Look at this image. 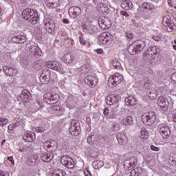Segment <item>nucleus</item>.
<instances>
[{
	"instance_id": "1",
	"label": "nucleus",
	"mask_w": 176,
	"mask_h": 176,
	"mask_svg": "<svg viewBox=\"0 0 176 176\" xmlns=\"http://www.w3.org/2000/svg\"><path fill=\"white\" fill-rule=\"evenodd\" d=\"M22 17L30 24L35 25L39 21L38 11L31 8H27L22 12Z\"/></svg>"
},
{
	"instance_id": "2",
	"label": "nucleus",
	"mask_w": 176,
	"mask_h": 176,
	"mask_svg": "<svg viewBox=\"0 0 176 176\" xmlns=\"http://www.w3.org/2000/svg\"><path fill=\"white\" fill-rule=\"evenodd\" d=\"M145 46V41L138 40L129 46L128 52L130 54H138V53H140L144 50Z\"/></svg>"
},
{
	"instance_id": "3",
	"label": "nucleus",
	"mask_w": 176,
	"mask_h": 176,
	"mask_svg": "<svg viewBox=\"0 0 176 176\" xmlns=\"http://www.w3.org/2000/svg\"><path fill=\"white\" fill-rule=\"evenodd\" d=\"M142 122L146 126H152L156 122V113L153 111L144 113L142 116Z\"/></svg>"
},
{
	"instance_id": "4",
	"label": "nucleus",
	"mask_w": 176,
	"mask_h": 176,
	"mask_svg": "<svg viewBox=\"0 0 176 176\" xmlns=\"http://www.w3.org/2000/svg\"><path fill=\"white\" fill-rule=\"evenodd\" d=\"M71 135L78 137L80 134L82 129H80V122L76 120H74L71 122V126L69 129Z\"/></svg>"
},
{
	"instance_id": "5",
	"label": "nucleus",
	"mask_w": 176,
	"mask_h": 176,
	"mask_svg": "<svg viewBox=\"0 0 176 176\" xmlns=\"http://www.w3.org/2000/svg\"><path fill=\"white\" fill-rule=\"evenodd\" d=\"M47 68H50L54 69V71H57L60 74H64V65L58 61H48L45 64Z\"/></svg>"
},
{
	"instance_id": "6",
	"label": "nucleus",
	"mask_w": 176,
	"mask_h": 176,
	"mask_svg": "<svg viewBox=\"0 0 176 176\" xmlns=\"http://www.w3.org/2000/svg\"><path fill=\"white\" fill-rule=\"evenodd\" d=\"M43 24L47 32L49 34H53V32H54L56 28L54 21L49 16H44Z\"/></svg>"
},
{
	"instance_id": "7",
	"label": "nucleus",
	"mask_w": 176,
	"mask_h": 176,
	"mask_svg": "<svg viewBox=\"0 0 176 176\" xmlns=\"http://www.w3.org/2000/svg\"><path fill=\"white\" fill-rule=\"evenodd\" d=\"M58 100H60V96L56 93H47L44 94V101H45L47 104H56L58 102Z\"/></svg>"
},
{
	"instance_id": "8",
	"label": "nucleus",
	"mask_w": 176,
	"mask_h": 176,
	"mask_svg": "<svg viewBox=\"0 0 176 176\" xmlns=\"http://www.w3.org/2000/svg\"><path fill=\"white\" fill-rule=\"evenodd\" d=\"M98 40L103 45H111L113 41V36L109 32H103L100 35Z\"/></svg>"
},
{
	"instance_id": "9",
	"label": "nucleus",
	"mask_w": 176,
	"mask_h": 176,
	"mask_svg": "<svg viewBox=\"0 0 176 176\" xmlns=\"http://www.w3.org/2000/svg\"><path fill=\"white\" fill-rule=\"evenodd\" d=\"M122 81L123 76L119 73H116L114 75L109 77L108 83L109 85H111V86H118V85Z\"/></svg>"
},
{
	"instance_id": "10",
	"label": "nucleus",
	"mask_w": 176,
	"mask_h": 176,
	"mask_svg": "<svg viewBox=\"0 0 176 176\" xmlns=\"http://www.w3.org/2000/svg\"><path fill=\"white\" fill-rule=\"evenodd\" d=\"M60 162L67 168H74L75 167V162L69 156L63 155L60 158Z\"/></svg>"
},
{
	"instance_id": "11",
	"label": "nucleus",
	"mask_w": 176,
	"mask_h": 176,
	"mask_svg": "<svg viewBox=\"0 0 176 176\" xmlns=\"http://www.w3.org/2000/svg\"><path fill=\"white\" fill-rule=\"evenodd\" d=\"M98 23L99 24V27H100L102 30H107V28H111V21L109 19L104 16L98 18Z\"/></svg>"
},
{
	"instance_id": "12",
	"label": "nucleus",
	"mask_w": 176,
	"mask_h": 176,
	"mask_svg": "<svg viewBox=\"0 0 176 176\" xmlns=\"http://www.w3.org/2000/svg\"><path fill=\"white\" fill-rule=\"evenodd\" d=\"M32 96L31 93L27 89H23L21 95L17 97L18 101H22V102H30Z\"/></svg>"
},
{
	"instance_id": "13",
	"label": "nucleus",
	"mask_w": 176,
	"mask_h": 176,
	"mask_svg": "<svg viewBox=\"0 0 176 176\" xmlns=\"http://www.w3.org/2000/svg\"><path fill=\"white\" fill-rule=\"evenodd\" d=\"M160 133L163 138H168L171 135V129L164 124L159 125Z\"/></svg>"
},
{
	"instance_id": "14",
	"label": "nucleus",
	"mask_w": 176,
	"mask_h": 176,
	"mask_svg": "<svg viewBox=\"0 0 176 176\" xmlns=\"http://www.w3.org/2000/svg\"><path fill=\"white\" fill-rule=\"evenodd\" d=\"M170 102H168V99L165 98L164 96H160L157 100V104L160 107L162 111H167L168 109V105Z\"/></svg>"
},
{
	"instance_id": "15",
	"label": "nucleus",
	"mask_w": 176,
	"mask_h": 176,
	"mask_svg": "<svg viewBox=\"0 0 176 176\" xmlns=\"http://www.w3.org/2000/svg\"><path fill=\"white\" fill-rule=\"evenodd\" d=\"M160 50H157L156 46L151 47L150 50L148 49L146 52V60H154L155 59V55L159 54Z\"/></svg>"
},
{
	"instance_id": "16",
	"label": "nucleus",
	"mask_w": 176,
	"mask_h": 176,
	"mask_svg": "<svg viewBox=\"0 0 176 176\" xmlns=\"http://www.w3.org/2000/svg\"><path fill=\"white\" fill-rule=\"evenodd\" d=\"M82 13V10L80 7L73 6L69 8V14L70 17H73V19H76L78 16H79Z\"/></svg>"
},
{
	"instance_id": "17",
	"label": "nucleus",
	"mask_w": 176,
	"mask_h": 176,
	"mask_svg": "<svg viewBox=\"0 0 176 176\" xmlns=\"http://www.w3.org/2000/svg\"><path fill=\"white\" fill-rule=\"evenodd\" d=\"M40 157L42 162H45V163H49L53 160V153H49L47 151H42L40 153Z\"/></svg>"
},
{
	"instance_id": "18",
	"label": "nucleus",
	"mask_w": 176,
	"mask_h": 176,
	"mask_svg": "<svg viewBox=\"0 0 176 176\" xmlns=\"http://www.w3.org/2000/svg\"><path fill=\"white\" fill-rule=\"evenodd\" d=\"M119 100H120V96L119 95L111 94L107 97L106 102L108 105H113V104H116Z\"/></svg>"
},
{
	"instance_id": "19",
	"label": "nucleus",
	"mask_w": 176,
	"mask_h": 176,
	"mask_svg": "<svg viewBox=\"0 0 176 176\" xmlns=\"http://www.w3.org/2000/svg\"><path fill=\"white\" fill-rule=\"evenodd\" d=\"M85 82L91 87H94L98 83V79L96 76H87L85 79Z\"/></svg>"
},
{
	"instance_id": "20",
	"label": "nucleus",
	"mask_w": 176,
	"mask_h": 176,
	"mask_svg": "<svg viewBox=\"0 0 176 176\" xmlns=\"http://www.w3.org/2000/svg\"><path fill=\"white\" fill-rule=\"evenodd\" d=\"M41 75L51 79V82H54L57 79V74L52 73L49 69H44Z\"/></svg>"
},
{
	"instance_id": "21",
	"label": "nucleus",
	"mask_w": 176,
	"mask_h": 176,
	"mask_svg": "<svg viewBox=\"0 0 176 176\" xmlns=\"http://www.w3.org/2000/svg\"><path fill=\"white\" fill-rule=\"evenodd\" d=\"M3 70L7 76H16L17 75V69L8 66H3Z\"/></svg>"
},
{
	"instance_id": "22",
	"label": "nucleus",
	"mask_w": 176,
	"mask_h": 176,
	"mask_svg": "<svg viewBox=\"0 0 176 176\" xmlns=\"http://www.w3.org/2000/svg\"><path fill=\"white\" fill-rule=\"evenodd\" d=\"M116 139L120 145H125V144H127V136H126L124 133H118L116 134Z\"/></svg>"
},
{
	"instance_id": "23",
	"label": "nucleus",
	"mask_w": 176,
	"mask_h": 176,
	"mask_svg": "<svg viewBox=\"0 0 176 176\" xmlns=\"http://www.w3.org/2000/svg\"><path fill=\"white\" fill-rule=\"evenodd\" d=\"M14 43H25L27 42V36L23 35H18L12 38Z\"/></svg>"
},
{
	"instance_id": "24",
	"label": "nucleus",
	"mask_w": 176,
	"mask_h": 176,
	"mask_svg": "<svg viewBox=\"0 0 176 176\" xmlns=\"http://www.w3.org/2000/svg\"><path fill=\"white\" fill-rule=\"evenodd\" d=\"M23 139L27 142H32L35 140V133L33 132L25 133L23 136Z\"/></svg>"
},
{
	"instance_id": "25",
	"label": "nucleus",
	"mask_w": 176,
	"mask_h": 176,
	"mask_svg": "<svg viewBox=\"0 0 176 176\" xmlns=\"http://www.w3.org/2000/svg\"><path fill=\"white\" fill-rule=\"evenodd\" d=\"M38 157L36 155H30L27 158L25 164H28V166H35Z\"/></svg>"
},
{
	"instance_id": "26",
	"label": "nucleus",
	"mask_w": 176,
	"mask_h": 176,
	"mask_svg": "<svg viewBox=\"0 0 176 176\" xmlns=\"http://www.w3.org/2000/svg\"><path fill=\"white\" fill-rule=\"evenodd\" d=\"M97 10L99 13H108V6L104 3L98 5Z\"/></svg>"
},
{
	"instance_id": "27",
	"label": "nucleus",
	"mask_w": 176,
	"mask_h": 176,
	"mask_svg": "<svg viewBox=\"0 0 176 176\" xmlns=\"http://www.w3.org/2000/svg\"><path fill=\"white\" fill-rule=\"evenodd\" d=\"M45 147L47 148L48 152L53 153V152L57 151V142H54V143H50L49 144L45 145Z\"/></svg>"
},
{
	"instance_id": "28",
	"label": "nucleus",
	"mask_w": 176,
	"mask_h": 176,
	"mask_svg": "<svg viewBox=\"0 0 176 176\" xmlns=\"http://www.w3.org/2000/svg\"><path fill=\"white\" fill-rule=\"evenodd\" d=\"M121 123L124 126H131L134 123V121L133 120V117L127 116L121 121Z\"/></svg>"
},
{
	"instance_id": "29",
	"label": "nucleus",
	"mask_w": 176,
	"mask_h": 176,
	"mask_svg": "<svg viewBox=\"0 0 176 176\" xmlns=\"http://www.w3.org/2000/svg\"><path fill=\"white\" fill-rule=\"evenodd\" d=\"M39 50H41V49L36 45L30 46L29 50L30 54L33 56H39Z\"/></svg>"
},
{
	"instance_id": "30",
	"label": "nucleus",
	"mask_w": 176,
	"mask_h": 176,
	"mask_svg": "<svg viewBox=\"0 0 176 176\" xmlns=\"http://www.w3.org/2000/svg\"><path fill=\"white\" fill-rule=\"evenodd\" d=\"M94 168L95 170H98V168H101L104 166V162L100 160L94 161L92 163Z\"/></svg>"
},
{
	"instance_id": "31",
	"label": "nucleus",
	"mask_w": 176,
	"mask_h": 176,
	"mask_svg": "<svg viewBox=\"0 0 176 176\" xmlns=\"http://www.w3.org/2000/svg\"><path fill=\"white\" fill-rule=\"evenodd\" d=\"M126 164H129V166H126V170H130L131 167H135V164H137V160L135 158H131L129 161H126Z\"/></svg>"
},
{
	"instance_id": "32",
	"label": "nucleus",
	"mask_w": 176,
	"mask_h": 176,
	"mask_svg": "<svg viewBox=\"0 0 176 176\" xmlns=\"http://www.w3.org/2000/svg\"><path fill=\"white\" fill-rule=\"evenodd\" d=\"M63 58L66 64H71V63H72L74 60L72 55H71L69 53L65 54Z\"/></svg>"
},
{
	"instance_id": "33",
	"label": "nucleus",
	"mask_w": 176,
	"mask_h": 176,
	"mask_svg": "<svg viewBox=\"0 0 176 176\" xmlns=\"http://www.w3.org/2000/svg\"><path fill=\"white\" fill-rule=\"evenodd\" d=\"M147 96L151 100H155V98H157V97L156 91L153 90V89H148L147 91Z\"/></svg>"
},
{
	"instance_id": "34",
	"label": "nucleus",
	"mask_w": 176,
	"mask_h": 176,
	"mask_svg": "<svg viewBox=\"0 0 176 176\" xmlns=\"http://www.w3.org/2000/svg\"><path fill=\"white\" fill-rule=\"evenodd\" d=\"M142 9H147L148 10H155V6L151 3H144L142 6Z\"/></svg>"
},
{
	"instance_id": "35",
	"label": "nucleus",
	"mask_w": 176,
	"mask_h": 176,
	"mask_svg": "<svg viewBox=\"0 0 176 176\" xmlns=\"http://www.w3.org/2000/svg\"><path fill=\"white\" fill-rule=\"evenodd\" d=\"M125 101L129 104V105H135L137 104V100L134 96H129L126 98H125Z\"/></svg>"
},
{
	"instance_id": "36",
	"label": "nucleus",
	"mask_w": 176,
	"mask_h": 176,
	"mask_svg": "<svg viewBox=\"0 0 176 176\" xmlns=\"http://www.w3.org/2000/svg\"><path fill=\"white\" fill-rule=\"evenodd\" d=\"M140 133L141 137L145 140L149 137V131H148V130L144 127L141 129Z\"/></svg>"
},
{
	"instance_id": "37",
	"label": "nucleus",
	"mask_w": 176,
	"mask_h": 176,
	"mask_svg": "<svg viewBox=\"0 0 176 176\" xmlns=\"http://www.w3.org/2000/svg\"><path fill=\"white\" fill-rule=\"evenodd\" d=\"M111 64L115 69H120L122 68V65L120 64V62H119V60L116 59H113L111 62Z\"/></svg>"
},
{
	"instance_id": "38",
	"label": "nucleus",
	"mask_w": 176,
	"mask_h": 176,
	"mask_svg": "<svg viewBox=\"0 0 176 176\" xmlns=\"http://www.w3.org/2000/svg\"><path fill=\"white\" fill-rule=\"evenodd\" d=\"M144 84L143 85L144 89H146L147 90H151L152 89V81L146 78L145 79Z\"/></svg>"
},
{
	"instance_id": "39",
	"label": "nucleus",
	"mask_w": 176,
	"mask_h": 176,
	"mask_svg": "<svg viewBox=\"0 0 176 176\" xmlns=\"http://www.w3.org/2000/svg\"><path fill=\"white\" fill-rule=\"evenodd\" d=\"M50 80H52V78H49V77H46L42 74L41 75L40 81L43 85H47Z\"/></svg>"
},
{
	"instance_id": "40",
	"label": "nucleus",
	"mask_w": 176,
	"mask_h": 176,
	"mask_svg": "<svg viewBox=\"0 0 176 176\" xmlns=\"http://www.w3.org/2000/svg\"><path fill=\"white\" fill-rule=\"evenodd\" d=\"M118 116V110L116 109H111L109 113V119H116Z\"/></svg>"
},
{
	"instance_id": "41",
	"label": "nucleus",
	"mask_w": 176,
	"mask_h": 176,
	"mask_svg": "<svg viewBox=\"0 0 176 176\" xmlns=\"http://www.w3.org/2000/svg\"><path fill=\"white\" fill-rule=\"evenodd\" d=\"M82 28L85 30V32H87V34H93V27L91 25H82Z\"/></svg>"
},
{
	"instance_id": "42",
	"label": "nucleus",
	"mask_w": 176,
	"mask_h": 176,
	"mask_svg": "<svg viewBox=\"0 0 176 176\" xmlns=\"http://www.w3.org/2000/svg\"><path fill=\"white\" fill-rule=\"evenodd\" d=\"M170 22H171V17H170V16H164L163 21H162L163 25H164L165 27H167V25H168Z\"/></svg>"
},
{
	"instance_id": "43",
	"label": "nucleus",
	"mask_w": 176,
	"mask_h": 176,
	"mask_svg": "<svg viewBox=\"0 0 176 176\" xmlns=\"http://www.w3.org/2000/svg\"><path fill=\"white\" fill-rule=\"evenodd\" d=\"M87 141L88 144H94V142H96V135H89Z\"/></svg>"
},
{
	"instance_id": "44",
	"label": "nucleus",
	"mask_w": 176,
	"mask_h": 176,
	"mask_svg": "<svg viewBox=\"0 0 176 176\" xmlns=\"http://www.w3.org/2000/svg\"><path fill=\"white\" fill-rule=\"evenodd\" d=\"M59 38H60L61 42H63V41H71V45H74V41L72 38H68L67 36H64L63 34H60L58 36Z\"/></svg>"
},
{
	"instance_id": "45",
	"label": "nucleus",
	"mask_w": 176,
	"mask_h": 176,
	"mask_svg": "<svg viewBox=\"0 0 176 176\" xmlns=\"http://www.w3.org/2000/svg\"><path fill=\"white\" fill-rule=\"evenodd\" d=\"M153 39L156 42H159L162 40V34L157 32L155 34L153 35Z\"/></svg>"
},
{
	"instance_id": "46",
	"label": "nucleus",
	"mask_w": 176,
	"mask_h": 176,
	"mask_svg": "<svg viewBox=\"0 0 176 176\" xmlns=\"http://www.w3.org/2000/svg\"><path fill=\"white\" fill-rule=\"evenodd\" d=\"M112 131H119L120 130V124L118 122H115L111 126Z\"/></svg>"
},
{
	"instance_id": "47",
	"label": "nucleus",
	"mask_w": 176,
	"mask_h": 176,
	"mask_svg": "<svg viewBox=\"0 0 176 176\" xmlns=\"http://www.w3.org/2000/svg\"><path fill=\"white\" fill-rule=\"evenodd\" d=\"M56 3H54V0L47 1V6L50 8V9H53L55 8Z\"/></svg>"
},
{
	"instance_id": "48",
	"label": "nucleus",
	"mask_w": 176,
	"mask_h": 176,
	"mask_svg": "<svg viewBox=\"0 0 176 176\" xmlns=\"http://www.w3.org/2000/svg\"><path fill=\"white\" fill-rule=\"evenodd\" d=\"M8 122H9V120L6 119V118H0V124L1 126L8 124Z\"/></svg>"
},
{
	"instance_id": "49",
	"label": "nucleus",
	"mask_w": 176,
	"mask_h": 176,
	"mask_svg": "<svg viewBox=\"0 0 176 176\" xmlns=\"http://www.w3.org/2000/svg\"><path fill=\"white\" fill-rule=\"evenodd\" d=\"M167 27H168V31L169 32L173 31V30H175V26L174 25V23L171 22L167 25Z\"/></svg>"
},
{
	"instance_id": "50",
	"label": "nucleus",
	"mask_w": 176,
	"mask_h": 176,
	"mask_svg": "<svg viewBox=\"0 0 176 176\" xmlns=\"http://www.w3.org/2000/svg\"><path fill=\"white\" fill-rule=\"evenodd\" d=\"M71 27H72V30H77V28H78V21H74L72 23Z\"/></svg>"
},
{
	"instance_id": "51",
	"label": "nucleus",
	"mask_w": 176,
	"mask_h": 176,
	"mask_svg": "<svg viewBox=\"0 0 176 176\" xmlns=\"http://www.w3.org/2000/svg\"><path fill=\"white\" fill-rule=\"evenodd\" d=\"M66 175H67V173H65V171L63 170H58L56 174V176H65Z\"/></svg>"
},
{
	"instance_id": "52",
	"label": "nucleus",
	"mask_w": 176,
	"mask_h": 176,
	"mask_svg": "<svg viewBox=\"0 0 176 176\" xmlns=\"http://www.w3.org/2000/svg\"><path fill=\"white\" fill-rule=\"evenodd\" d=\"M140 175V173L137 172L135 169H133L131 171L130 176H138Z\"/></svg>"
},
{
	"instance_id": "53",
	"label": "nucleus",
	"mask_w": 176,
	"mask_h": 176,
	"mask_svg": "<svg viewBox=\"0 0 176 176\" xmlns=\"http://www.w3.org/2000/svg\"><path fill=\"white\" fill-rule=\"evenodd\" d=\"M84 174L85 176H91V172L87 168L84 169Z\"/></svg>"
},
{
	"instance_id": "54",
	"label": "nucleus",
	"mask_w": 176,
	"mask_h": 176,
	"mask_svg": "<svg viewBox=\"0 0 176 176\" xmlns=\"http://www.w3.org/2000/svg\"><path fill=\"white\" fill-rule=\"evenodd\" d=\"M14 129H16V127L14 126V124H11L8 126V133H12V131H13V130H14Z\"/></svg>"
},
{
	"instance_id": "55",
	"label": "nucleus",
	"mask_w": 176,
	"mask_h": 176,
	"mask_svg": "<svg viewBox=\"0 0 176 176\" xmlns=\"http://www.w3.org/2000/svg\"><path fill=\"white\" fill-rule=\"evenodd\" d=\"M151 150L154 151L155 152H159V151H160L159 147H156V146H155V145H151Z\"/></svg>"
},
{
	"instance_id": "56",
	"label": "nucleus",
	"mask_w": 176,
	"mask_h": 176,
	"mask_svg": "<svg viewBox=\"0 0 176 176\" xmlns=\"http://www.w3.org/2000/svg\"><path fill=\"white\" fill-rule=\"evenodd\" d=\"M126 36L128 41H131V39H133V34H131V33L126 32Z\"/></svg>"
},
{
	"instance_id": "57",
	"label": "nucleus",
	"mask_w": 176,
	"mask_h": 176,
	"mask_svg": "<svg viewBox=\"0 0 176 176\" xmlns=\"http://www.w3.org/2000/svg\"><path fill=\"white\" fill-rule=\"evenodd\" d=\"M110 112H109V109H108V108H104L103 110V115L104 116H108V115H109Z\"/></svg>"
},
{
	"instance_id": "58",
	"label": "nucleus",
	"mask_w": 176,
	"mask_h": 176,
	"mask_svg": "<svg viewBox=\"0 0 176 176\" xmlns=\"http://www.w3.org/2000/svg\"><path fill=\"white\" fill-rule=\"evenodd\" d=\"M170 79L173 82H174L175 83H176V72L173 73L171 76H170Z\"/></svg>"
},
{
	"instance_id": "59",
	"label": "nucleus",
	"mask_w": 176,
	"mask_h": 176,
	"mask_svg": "<svg viewBox=\"0 0 176 176\" xmlns=\"http://www.w3.org/2000/svg\"><path fill=\"white\" fill-rule=\"evenodd\" d=\"M0 176H10V175L8 172L2 171L0 170Z\"/></svg>"
},
{
	"instance_id": "60",
	"label": "nucleus",
	"mask_w": 176,
	"mask_h": 176,
	"mask_svg": "<svg viewBox=\"0 0 176 176\" xmlns=\"http://www.w3.org/2000/svg\"><path fill=\"white\" fill-rule=\"evenodd\" d=\"M36 105L37 107V109H36V111H39V108H43V106L42 105V104H41V102L39 101H37Z\"/></svg>"
},
{
	"instance_id": "61",
	"label": "nucleus",
	"mask_w": 176,
	"mask_h": 176,
	"mask_svg": "<svg viewBox=\"0 0 176 176\" xmlns=\"http://www.w3.org/2000/svg\"><path fill=\"white\" fill-rule=\"evenodd\" d=\"M53 111H61V109L60 108V106L58 105H54L52 106Z\"/></svg>"
},
{
	"instance_id": "62",
	"label": "nucleus",
	"mask_w": 176,
	"mask_h": 176,
	"mask_svg": "<svg viewBox=\"0 0 176 176\" xmlns=\"http://www.w3.org/2000/svg\"><path fill=\"white\" fill-rule=\"evenodd\" d=\"M36 133H43V131H45V129L42 127H38V128H36Z\"/></svg>"
},
{
	"instance_id": "63",
	"label": "nucleus",
	"mask_w": 176,
	"mask_h": 176,
	"mask_svg": "<svg viewBox=\"0 0 176 176\" xmlns=\"http://www.w3.org/2000/svg\"><path fill=\"white\" fill-rule=\"evenodd\" d=\"M120 14L122 16H125V17H129V13H127V12L122 10L120 12Z\"/></svg>"
},
{
	"instance_id": "64",
	"label": "nucleus",
	"mask_w": 176,
	"mask_h": 176,
	"mask_svg": "<svg viewBox=\"0 0 176 176\" xmlns=\"http://www.w3.org/2000/svg\"><path fill=\"white\" fill-rule=\"evenodd\" d=\"M80 43H81V45H86V41L85 40L82 38V37H80Z\"/></svg>"
}]
</instances>
